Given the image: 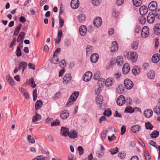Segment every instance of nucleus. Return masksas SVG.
Returning <instances> with one entry per match:
<instances>
[{
  "label": "nucleus",
  "instance_id": "8fccbe9b",
  "mask_svg": "<svg viewBox=\"0 0 160 160\" xmlns=\"http://www.w3.org/2000/svg\"><path fill=\"white\" fill-rule=\"evenodd\" d=\"M110 130V128H107L106 130L103 131L102 134V139H105L106 138V133Z\"/></svg>",
  "mask_w": 160,
  "mask_h": 160
},
{
  "label": "nucleus",
  "instance_id": "1a4fd4ad",
  "mask_svg": "<svg viewBox=\"0 0 160 160\" xmlns=\"http://www.w3.org/2000/svg\"><path fill=\"white\" fill-rule=\"evenodd\" d=\"M72 80V77L71 74H67L65 75L63 79V83L65 84H67L70 83Z\"/></svg>",
  "mask_w": 160,
  "mask_h": 160
},
{
  "label": "nucleus",
  "instance_id": "f03ea898",
  "mask_svg": "<svg viewBox=\"0 0 160 160\" xmlns=\"http://www.w3.org/2000/svg\"><path fill=\"white\" fill-rule=\"evenodd\" d=\"M103 82V83L105 82L106 86L107 87H108L113 85L115 82V81L113 78L112 77H109L106 80L102 78L100 79L98 81V83L99 84H101L100 82Z\"/></svg>",
  "mask_w": 160,
  "mask_h": 160
},
{
  "label": "nucleus",
  "instance_id": "a18cd8bd",
  "mask_svg": "<svg viewBox=\"0 0 160 160\" xmlns=\"http://www.w3.org/2000/svg\"><path fill=\"white\" fill-rule=\"evenodd\" d=\"M159 132L157 131H154L150 134L151 137L153 138H156L159 135Z\"/></svg>",
  "mask_w": 160,
  "mask_h": 160
},
{
  "label": "nucleus",
  "instance_id": "5701e85b",
  "mask_svg": "<svg viewBox=\"0 0 160 160\" xmlns=\"http://www.w3.org/2000/svg\"><path fill=\"white\" fill-rule=\"evenodd\" d=\"M22 43H19V45L17 46V48L15 53L16 56L18 57H20L22 55V52L21 49L22 47Z\"/></svg>",
  "mask_w": 160,
  "mask_h": 160
},
{
  "label": "nucleus",
  "instance_id": "69168bd1",
  "mask_svg": "<svg viewBox=\"0 0 160 160\" xmlns=\"http://www.w3.org/2000/svg\"><path fill=\"white\" fill-rule=\"evenodd\" d=\"M153 111L157 114H159L160 113V108L157 106H156L154 108Z\"/></svg>",
  "mask_w": 160,
  "mask_h": 160
},
{
  "label": "nucleus",
  "instance_id": "393cba45",
  "mask_svg": "<svg viewBox=\"0 0 160 160\" xmlns=\"http://www.w3.org/2000/svg\"><path fill=\"white\" fill-rule=\"evenodd\" d=\"M160 59V55L158 54H154L152 58V60L154 63H157Z\"/></svg>",
  "mask_w": 160,
  "mask_h": 160
},
{
  "label": "nucleus",
  "instance_id": "6e6d98bb",
  "mask_svg": "<svg viewBox=\"0 0 160 160\" xmlns=\"http://www.w3.org/2000/svg\"><path fill=\"white\" fill-rule=\"evenodd\" d=\"M138 20L142 24H143L146 22V18L142 16L139 18Z\"/></svg>",
  "mask_w": 160,
  "mask_h": 160
},
{
  "label": "nucleus",
  "instance_id": "4d7b16f0",
  "mask_svg": "<svg viewBox=\"0 0 160 160\" xmlns=\"http://www.w3.org/2000/svg\"><path fill=\"white\" fill-rule=\"evenodd\" d=\"M145 127L146 129L149 130L152 129L153 127V126L149 122L145 123Z\"/></svg>",
  "mask_w": 160,
  "mask_h": 160
},
{
  "label": "nucleus",
  "instance_id": "e433bc0d",
  "mask_svg": "<svg viewBox=\"0 0 160 160\" xmlns=\"http://www.w3.org/2000/svg\"><path fill=\"white\" fill-rule=\"evenodd\" d=\"M103 97L102 96L98 95L96 98V102L98 104H101L103 101Z\"/></svg>",
  "mask_w": 160,
  "mask_h": 160
},
{
  "label": "nucleus",
  "instance_id": "423d86ee",
  "mask_svg": "<svg viewBox=\"0 0 160 160\" xmlns=\"http://www.w3.org/2000/svg\"><path fill=\"white\" fill-rule=\"evenodd\" d=\"M102 23V19L99 17H97L93 21V24L97 28H99L101 26Z\"/></svg>",
  "mask_w": 160,
  "mask_h": 160
},
{
  "label": "nucleus",
  "instance_id": "a878e982",
  "mask_svg": "<svg viewBox=\"0 0 160 160\" xmlns=\"http://www.w3.org/2000/svg\"><path fill=\"white\" fill-rule=\"evenodd\" d=\"M6 79L8 83L11 86L15 85V83L13 79L11 77L9 74L6 75Z\"/></svg>",
  "mask_w": 160,
  "mask_h": 160
},
{
  "label": "nucleus",
  "instance_id": "ea45409f",
  "mask_svg": "<svg viewBox=\"0 0 160 160\" xmlns=\"http://www.w3.org/2000/svg\"><path fill=\"white\" fill-rule=\"evenodd\" d=\"M118 151V148L117 147L112 148L109 150L110 153L112 155H114L117 153Z\"/></svg>",
  "mask_w": 160,
  "mask_h": 160
},
{
  "label": "nucleus",
  "instance_id": "6ab92c4d",
  "mask_svg": "<svg viewBox=\"0 0 160 160\" xmlns=\"http://www.w3.org/2000/svg\"><path fill=\"white\" fill-rule=\"evenodd\" d=\"M155 20L154 15L153 13H149L147 17V22L150 24L153 23Z\"/></svg>",
  "mask_w": 160,
  "mask_h": 160
},
{
  "label": "nucleus",
  "instance_id": "a19ab883",
  "mask_svg": "<svg viewBox=\"0 0 160 160\" xmlns=\"http://www.w3.org/2000/svg\"><path fill=\"white\" fill-rule=\"evenodd\" d=\"M41 118V116L39 114H36L32 118V122H35L40 120Z\"/></svg>",
  "mask_w": 160,
  "mask_h": 160
},
{
  "label": "nucleus",
  "instance_id": "49530a36",
  "mask_svg": "<svg viewBox=\"0 0 160 160\" xmlns=\"http://www.w3.org/2000/svg\"><path fill=\"white\" fill-rule=\"evenodd\" d=\"M132 48L133 50H136L138 47V42L136 41L133 42L132 44Z\"/></svg>",
  "mask_w": 160,
  "mask_h": 160
},
{
  "label": "nucleus",
  "instance_id": "c9c22d12",
  "mask_svg": "<svg viewBox=\"0 0 160 160\" xmlns=\"http://www.w3.org/2000/svg\"><path fill=\"white\" fill-rule=\"evenodd\" d=\"M28 83L29 85L33 88L36 87V85L35 82L33 78H31L29 80Z\"/></svg>",
  "mask_w": 160,
  "mask_h": 160
},
{
  "label": "nucleus",
  "instance_id": "7ed1b4c3",
  "mask_svg": "<svg viewBox=\"0 0 160 160\" xmlns=\"http://www.w3.org/2000/svg\"><path fill=\"white\" fill-rule=\"evenodd\" d=\"M128 59L132 62H136L138 59V55L136 52L133 51L129 52L127 55Z\"/></svg>",
  "mask_w": 160,
  "mask_h": 160
},
{
  "label": "nucleus",
  "instance_id": "4be33fe9",
  "mask_svg": "<svg viewBox=\"0 0 160 160\" xmlns=\"http://www.w3.org/2000/svg\"><path fill=\"white\" fill-rule=\"evenodd\" d=\"M99 58V55L97 53L92 54L91 56L90 59L91 62L93 63H96Z\"/></svg>",
  "mask_w": 160,
  "mask_h": 160
},
{
  "label": "nucleus",
  "instance_id": "6e6552de",
  "mask_svg": "<svg viewBox=\"0 0 160 160\" xmlns=\"http://www.w3.org/2000/svg\"><path fill=\"white\" fill-rule=\"evenodd\" d=\"M92 73L88 71L84 75L83 77V80L84 81L88 82L91 79L92 77Z\"/></svg>",
  "mask_w": 160,
  "mask_h": 160
},
{
  "label": "nucleus",
  "instance_id": "a211bd4d",
  "mask_svg": "<svg viewBox=\"0 0 160 160\" xmlns=\"http://www.w3.org/2000/svg\"><path fill=\"white\" fill-rule=\"evenodd\" d=\"M118 49V46L117 42L114 41L112 42V46L110 48V51L112 52L117 51Z\"/></svg>",
  "mask_w": 160,
  "mask_h": 160
},
{
  "label": "nucleus",
  "instance_id": "de8ad7c7",
  "mask_svg": "<svg viewBox=\"0 0 160 160\" xmlns=\"http://www.w3.org/2000/svg\"><path fill=\"white\" fill-rule=\"evenodd\" d=\"M25 33L23 32H21L20 33L19 35L18 39L17 40V41L18 42H20L21 40L23 38L25 37Z\"/></svg>",
  "mask_w": 160,
  "mask_h": 160
},
{
  "label": "nucleus",
  "instance_id": "9d476101",
  "mask_svg": "<svg viewBox=\"0 0 160 160\" xmlns=\"http://www.w3.org/2000/svg\"><path fill=\"white\" fill-rule=\"evenodd\" d=\"M148 7L150 10L154 11L156 10L157 8V2L155 1H152L149 3Z\"/></svg>",
  "mask_w": 160,
  "mask_h": 160
},
{
  "label": "nucleus",
  "instance_id": "4c0bfd02",
  "mask_svg": "<svg viewBox=\"0 0 160 160\" xmlns=\"http://www.w3.org/2000/svg\"><path fill=\"white\" fill-rule=\"evenodd\" d=\"M78 19L80 22L83 23L85 20V16L83 14H80L78 16Z\"/></svg>",
  "mask_w": 160,
  "mask_h": 160
},
{
  "label": "nucleus",
  "instance_id": "20e7f679",
  "mask_svg": "<svg viewBox=\"0 0 160 160\" xmlns=\"http://www.w3.org/2000/svg\"><path fill=\"white\" fill-rule=\"evenodd\" d=\"M149 34L148 28L146 26H144L142 29L141 36L142 38H146Z\"/></svg>",
  "mask_w": 160,
  "mask_h": 160
},
{
  "label": "nucleus",
  "instance_id": "2f4dec72",
  "mask_svg": "<svg viewBox=\"0 0 160 160\" xmlns=\"http://www.w3.org/2000/svg\"><path fill=\"white\" fill-rule=\"evenodd\" d=\"M147 76L148 78L150 79H152L154 78L155 77V72L153 71H150L148 72Z\"/></svg>",
  "mask_w": 160,
  "mask_h": 160
},
{
  "label": "nucleus",
  "instance_id": "72a5a7b5",
  "mask_svg": "<svg viewBox=\"0 0 160 160\" xmlns=\"http://www.w3.org/2000/svg\"><path fill=\"white\" fill-rule=\"evenodd\" d=\"M124 88L122 85H119L116 89L117 92L119 94H122L124 92Z\"/></svg>",
  "mask_w": 160,
  "mask_h": 160
},
{
  "label": "nucleus",
  "instance_id": "f257e3e1",
  "mask_svg": "<svg viewBox=\"0 0 160 160\" xmlns=\"http://www.w3.org/2000/svg\"><path fill=\"white\" fill-rule=\"evenodd\" d=\"M79 92H74L71 95L66 105V107L72 105L75 101L79 95Z\"/></svg>",
  "mask_w": 160,
  "mask_h": 160
},
{
  "label": "nucleus",
  "instance_id": "7c9ffc66",
  "mask_svg": "<svg viewBox=\"0 0 160 160\" xmlns=\"http://www.w3.org/2000/svg\"><path fill=\"white\" fill-rule=\"evenodd\" d=\"M153 111L151 109H148L145 110L144 112V114L147 118L151 117L153 114Z\"/></svg>",
  "mask_w": 160,
  "mask_h": 160
},
{
  "label": "nucleus",
  "instance_id": "39448f33",
  "mask_svg": "<svg viewBox=\"0 0 160 160\" xmlns=\"http://www.w3.org/2000/svg\"><path fill=\"white\" fill-rule=\"evenodd\" d=\"M124 85L127 89H131L133 86V82L129 79H126L124 81Z\"/></svg>",
  "mask_w": 160,
  "mask_h": 160
},
{
  "label": "nucleus",
  "instance_id": "5fc2aeb1",
  "mask_svg": "<svg viewBox=\"0 0 160 160\" xmlns=\"http://www.w3.org/2000/svg\"><path fill=\"white\" fill-rule=\"evenodd\" d=\"M144 156L146 160H149L151 158V156L149 155L148 152L146 151H144Z\"/></svg>",
  "mask_w": 160,
  "mask_h": 160
},
{
  "label": "nucleus",
  "instance_id": "b1692460",
  "mask_svg": "<svg viewBox=\"0 0 160 160\" xmlns=\"http://www.w3.org/2000/svg\"><path fill=\"white\" fill-rule=\"evenodd\" d=\"M69 116V112L68 110H64L62 111L60 117L63 119H66Z\"/></svg>",
  "mask_w": 160,
  "mask_h": 160
},
{
  "label": "nucleus",
  "instance_id": "bf43d9fd",
  "mask_svg": "<svg viewBox=\"0 0 160 160\" xmlns=\"http://www.w3.org/2000/svg\"><path fill=\"white\" fill-rule=\"evenodd\" d=\"M33 99L34 101H35L37 98V89H35L33 92Z\"/></svg>",
  "mask_w": 160,
  "mask_h": 160
},
{
  "label": "nucleus",
  "instance_id": "37998d69",
  "mask_svg": "<svg viewBox=\"0 0 160 160\" xmlns=\"http://www.w3.org/2000/svg\"><path fill=\"white\" fill-rule=\"evenodd\" d=\"M22 26V25L21 24H19L18 26L16 27L15 29L14 32V35H17L19 32L20 30L21 29V28Z\"/></svg>",
  "mask_w": 160,
  "mask_h": 160
},
{
  "label": "nucleus",
  "instance_id": "bb28decb",
  "mask_svg": "<svg viewBox=\"0 0 160 160\" xmlns=\"http://www.w3.org/2000/svg\"><path fill=\"white\" fill-rule=\"evenodd\" d=\"M27 65L25 62H21L19 64V69H22V72L23 73L24 70L26 68Z\"/></svg>",
  "mask_w": 160,
  "mask_h": 160
},
{
  "label": "nucleus",
  "instance_id": "dca6fc26",
  "mask_svg": "<svg viewBox=\"0 0 160 160\" xmlns=\"http://www.w3.org/2000/svg\"><path fill=\"white\" fill-rule=\"evenodd\" d=\"M69 131L68 128L65 127H62L61 129V134L64 137H66L68 136Z\"/></svg>",
  "mask_w": 160,
  "mask_h": 160
},
{
  "label": "nucleus",
  "instance_id": "79ce46f5",
  "mask_svg": "<svg viewBox=\"0 0 160 160\" xmlns=\"http://www.w3.org/2000/svg\"><path fill=\"white\" fill-rule=\"evenodd\" d=\"M132 3L134 6L138 7L140 6L142 1L141 0H132Z\"/></svg>",
  "mask_w": 160,
  "mask_h": 160
},
{
  "label": "nucleus",
  "instance_id": "052dcab7",
  "mask_svg": "<svg viewBox=\"0 0 160 160\" xmlns=\"http://www.w3.org/2000/svg\"><path fill=\"white\" fill-rule=\"evenodd\" d=\"M94 30V29L92 25H89L88 27L87 28V32H88L89 33H91L93 32Z\"/></svg>",
  "mask_w": 160,
  "mask_h": 160
},
{
  "label": "nucleus",
  "instance_id": "aec40b11",
  "mask_svg": "<svg viewBox=\"0 0 160 160\" xmlns=\"http://www.w3.org/2000/svg\"><path fill=\"white\" fill-rule=\"evenodd\" d=\"M79 3L78 0H72L71 2V7L73 9L77 8L79 6Z\"/></svg>",
  "mask_w": 160,
  "mask_h": 160
},
{
  "label": "nucleus",
  "instance_id": "774afa93",
  "mask_svg": "<svg viewBox=\"0 0 160 160\" xmlns=\"http://www.w3.org/2000/svg\"><path fill=\"white\" fill-rule=\"evenodd\" d=\"M68 160H76V158L73 154H71L68 156Z\"/></svg>",
  "mask_w": 160,
  "mask_h": 160
},
{
  "label": "nucleus",
  "instance_id": "680f3d73",
  "mask_svg": "<svg viewBox=\"0 0 160 160\" xmlns=\"http://www.w3.org/2000/svg\"><path fill=\"white\" fill-rule=\"evenodd\" d=\"M112 14L113 16L117 17L119 14L118 11L116 9H113L112 11Z\"/></svg>",
  "mask_w": 160,
  "mask_h": 160
},
{
  "label": "nucleus",
  "instance_id": "cd10ccee",
  "mask_svg": "<svg viewBox=\"0 0 160 160\" xmlns=\"http://www.w3.org/2000/svg\"><path fill=\"white\" fill-rule=\"evenodd\" d=\"M132 72L134 75H136L140 72V68L138 66H134L132 70Z\"/></svg>",
  "mask_w": 160,
  "mask_h": 160
},
{
  "label": "nucleus",
  "instance_id": "2eb2a0df",
  "mask_svg": "<svg viewBox=\"0 0 160 160\" xmlns=\"http://www.w3.org/2000/svg\"><path fill=\"white\" fill-rule=\"evenodd\" d=\"M62 36V31L61 30H60L58 32V37L57 38L54 39L55 44H59L60 42Z\"/></svg>",
  "mask_w": 160,
  "mask_h": 160
},
{
  "label": "nucleus",
  "instance_id": "f704fd0d",
  "mask_svg": "<svg viewBox=\"0 0 160 160\" xmlns=\"http://www.w3.org/2000/svg\"><path fill=\"white\" fill-rule=\"evenodd\" d=\"M86 55L88 56L92 52V48L90 45H88L86 48Z\"/></svg>",
  "mask_w": 160,
  "mask_h": 160
},
{
  "label": "nucleus",
  "instance_id": "473e14b6",
  "mask_svg": "<svg viewBox=\"0 0 160 160\" xmlns=\"http://www.w3.org/2000/svg\"><path fill=\"white\" fill-rule=\"evenodd\" d=\"M154 31L155 34L157 35L160 34V24H158L155 26Z\"/></svg>",
  "mask_w": 160,
  "mask_h": 160
},
{
  "label": "nucleus",
  "instance_id": "864d4df0",
  "mask_svg": "<svg viewBox=\"0 0 160 160\" xmlns=\"http://www.w3.org/2000/svg\"><path fill=\"white\" fill-rule=\"evenodd\" d=\"M100 77V72L99 71H97L94 74L93 76V79L95 80H98Z\"/></svg>",
  "mask_w": 160,
  "mask_h": 160
},
{
  "label": "nucleus",
  "instance_id": "338daca9",
  "mask_svg": "<svg viewBox=\"0 0 160 160\" xmlns=\"http://www.w3.org/2000/svg\"><path fill=\"white\" fill-rule=\"evenodd\" d=\"M78 150L79 152V155H82L83 153V149L81 146H79L78 148Z\"/></svg>",
  "mask_w": 160,
  "mask_h": 160
},
{
  "label": "nucleus",
  "instance_id": "0eeeda50",
  "mask_svg": "<svg viewBox=\"0 0 160 160\" xmlns=\"http://www.w3.org/2000/svg\"><path fill=\"white\" fill-rule=\"evenodd\" d=\"M126 102L125 99L123 95H120L117 100V103L118 105L122 106Z\"/></svg>",
  "mask_w": 160,
  "mask_h": 160
},
{
  "label": "nucleus",
  "instance_id": "58836bf2",
  "mask_svg": "<svg viewBox=\"0 0 160 160\" xmlns=\"http://www.w3.org/2000/svg\"><path fill=\"white\" fill-rule=\"evenodd\" d=\"M42 105V102L41 100H38L36 102L35 104L36 109L38 110L39 109Z\"/></svg>",
  "mask_w": 160,
  "mask_h": 160
},
{
  "label": "nucleus",
  "instance_id": "3c124183",
  "mask_svg": "<svg viewBox=\"0 0 160 160\" xmlns=\"http://www.w3.org/2000/svg\"><path fill=\"white\" fill-rule=\"evenodd\" d=\"M154 16L158 18H160V9H156L154 14Z\"/></svg>",
  "mask_w": 160,
  "mask_h": 160
},
{
  "label": "nucleus",
  "instance_id": "e2e57ef3",
  "mask_svg": "<svg viewBox=\"0 0 160 160\" xmlns=\"http://www.w3.org/2000/svg\"><path fill=\"white\" fill-rule=\"evenodd\" d=\"M28 141L31 143H34L35 142V140L34 138L32 137V136L30 135H29L28 137Z\"/></svg>",
  "mask_w": 160,
  "mask_h": 160
},
{
  "label": "nucleus",
  "instance_id": "f8f14e48",
  "mask_svg": "<svg viewBox=\"0 0 160 160\" xmlns=\"http://www.w3.org/2000/svg\"><path fill=\"white\" fill-rule=\"evenodd\" d=\"M130 70L129 65L128 63H125L124 65L122 68V72L124 74H127L128 73Z\"/></svg>",
  "mask_w": 160,
  "mask_h": 160
},
{
  "label": "nucleus",
  "instance_id": "603ef678",
  "mask_svg": "<svg viewBox=\"0 0 160 160\" xmlns=\"http://www.w3.org/2000/svg\"><path fill=\"white\" fill-rule=\"evenodd\" d=\"M61 93L59 92H57L54 96L52 97V98L54 100H56L60 97L61 95Z\"/></svg>",
  "mask_w": 160,
  "mask_h": 160
},
{
  "label": "nucleus",
  "instance_id": "c03bdc74",
  "mask_svg": "<svg viewBox=\"0 0 160 160\" xmlns=\"http://www.w3.org/2000/svg\"><path fill=\"white\" fill-rule=\"evenodd\" d=\"M103 114L105 116L109 117L112 114L111 111L109 109H107L105 110Z\"/></svg>",
  "mask_w": 160,
  "mask_h": 160
},
{
  "label": "nucleus",
  "instance_id": "0e129e2a",
  "mask_svg": "<svg viewBox=\"0 0 160 160\" xmlns=\"http://www.w3.org/2000/svg\"><path fill=\"white\" fill-rule=\"evenodd\" d=\"M125 112L131 113L133 112V110L131 107H127L125 109Z\"/></svg>",
  "mask_w": 160,
  "mask_h": 160
},
{
  "label": "nucleus",
  "instance_id": "f3484780",
  "mask_svg": "<svg viewBox=\"0 0 160 160\" xmlns=\"http://www.w3.org/2000/svg\"><path fill=\"white\" fill-rule=\"evenodd\" d=\"M115 63L118 66L122 65L123 63V60L122 57L118 56L116 59Z\"/></svg>",
  "mask_w": 160,
  "mask_h": 160
},
{
  "label": "nucleus",
  "instance_id": "13d9d810",
  "mask_svg": "<svg viewBox=\"0 0 160 160\" xmlns=\"http://www.w3.org/2000/svg\"><path fill=\"white\" fill-rule=\"evenodd\" d=\"M59 65L60 67L62 68H64L66 66V63L64 60H62L59 63Z\"/></svg>",
  "mask_w": 160,
  "mask_h": 160
},
{
  "label": "nucleus",
  "instance_id": "ddd939ff",
  "mask_svg": "<svg viewBox=\"0 0 160 160\" xmlns=\"http://www.w3.org/2000/svg\"><path fill=\"white\" fill-rule=\"evenodd\" d=\"M79 32L81 36H85L87 32V28L86 26L84 25H81L79 28Z\"/></svg>",
  "mask_w": 160,
  "mask_h": 160
},
{
  "label": "nucleus",
  "instance_id": "c756f323",
  "mask_svg": "<svg viewBox=\"0 0 160 160\" xmlns=\"http://www.w3.org/2000/svg\"><path fill=\"white\" fill-rule=\"evenodd\" d=\"M141 127L138 125H135L132 127L131 130L134 133L138 132L140 130Z\"/></svg>",
  "mask_w": 160,
  "mask_h": 160
},
{
  "label": "nucleus",
  "instance_id": "4468645a",
  "mask_svg": "<svg viewBox=\"0 0 160 160\" xmlns=\"http://www.w3.org/2000/svg\"><path fill=\"white\" fill-rule=\"evenodd\" d=\"M19 89L20 92L24 95L25 98L27 100L29 99V97L28 92L24 88L22 87H19Z\"/></svg>",
  "mask_w": 160,
  "mask_h": 160
},
{
  "label": "nucleus",
  "instance_id": "412c9836",
  "mask_svg": "<svg viewBox=\"0 0 160 160\" xmlns=\"http://www.w3.org/2000/svg\"><path fill=\"white\" fill-rule=\"evenodd\" d=\"M139 11L140 14L142 15H143L147 13L148 9L146 6H142L140 8Z\"/></svg>",
  "mask_w": 160,
  "mask_h": 160
},
{
  "label": "nucleus",
  "instance_id": "9b49d317",
  "mask_svg": "<svg viewBox=\"0 0 160 160\" xmlns=\"http://www.w3.org/2000/svg\"><path fill=\"white\" fill-rule=\"evenodd\" d=\"M78 132L77 131L72 130L69 131L68 136L71 138L74 139L78 136Z\"/></svg>",
  "mask_w": 160,
  "mask_h": 160
},
{
  "label": "nucleus",
  "instance_id": "09e8293b",
  "mask_svg": "<svg viewBox=\"0 0 160 160\" xmlns=\"http://www.w3.org/2000/svg\"><path fill=\"white\" fill-rule=\"evenodd\" d=\"M60 125V122L58 120H56L51 123V125L52 127L59 126Z\"/></svg>",
  "mask_w": 160,
  "mask_h": 160
},
{
  "label": "nucleus",
  "instance_id": "c85d7f7f",
  "mask_svg": "<svg viewBox=\"0 0 160 160\" xmlns=\"http://www.w3.org/2000/svg\"><path fill=\"white\" fill-rule=\"evenodd\" d=\"M58 57L57 54H55V53L53 54V57H52L51 61L52 63L57 64L58 62Z\"/></svg>",
  "mask_w": 160,
  "mask_h": 160
}]
</instances>
